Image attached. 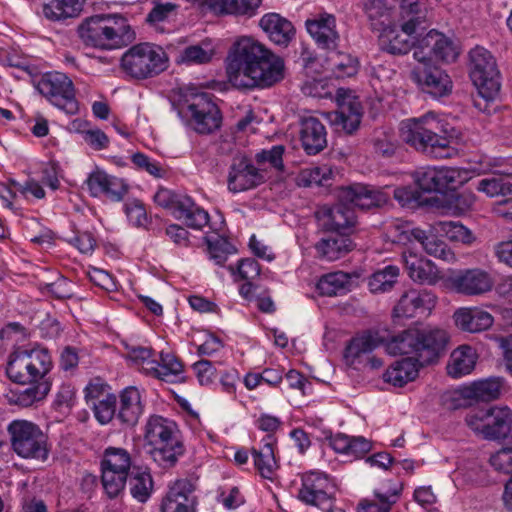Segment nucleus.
<instances>
[{
    "mask_svg": "<svg viewBox=\"0 0 512 512\" xmlns=\"http://www.w3.org/2000/svg\"><path fill=\"white\" fill-rule=\"evenodd\" d=\"M174 421L160 415H151L145 425L144 437L153 446L150 455L162 468L173 467L184 453V445L178 437Z\"/></svg>",
    "mask_w": 512,
    "mask_h": 512,
    "instance_id": "0eeeda50",
    "label": "nucleus"
},
{
    "mask_svg": "<svg viewBox=\"0 0 512 512\" xmlns=\"http://www.w3.org/2000/svg\"><path fill=\"white\" fill-rule=\"evenodd\" d=\"M454 321L461 330L477 333L489 329L494 318L490 313L477 308H462L455 312Z\"/></svg>",
    "mask_w": 512,
    "mask_h": 512,
    "instance_id": "473e14b6",
    "label": "nucleus"
},
{
    "mask_svg": "<svg viewBox=\"0 0 512 512\" xmlns=\"http://www.w3.org/2000/svg\"><path fill=\"white\" fill-rule=\"evenodd\" d=\"M167 67L168 57L165 51L148 42L131 46L121 57L123 72L136 80L155 77Z\"/></svg>",
    "mask_w": 512,
    "mask_h": 512,
    "instance_id": "1a4fd4ad",
    "label": "nucleus"
},
{
    "mask_svg": "<svg viewBox=\"0 0 512 512\" xmlns=\"http://www.w3.org/2000/svg\"><path fill=\"white\" fill-rule=\"evenodd\" d=\"M276 445V437L272 434H267L261 440L259 448L253 447L251 449L255 469L265 479L271 480L279 467L275 457Z\"/></svg>",
    "mask_w": 512,
    "mask_h": 512,
    "instance_id": "7c9ffc66",
    "label": "nucleus"
},
{
    "mask_svg": "<svg viewBox=\"0 0 512 512\" xmlns=\"http://www.w3.org/2000/svg\"><path fill=\"white\" fill-rule=\"evenodd\" d=\"M186 198L187 196L176 194L169 189L160 188L154 195V202L165 209H169L174 215V212L179 210V202H183V199Z\"/></svg>",
    "mask_w": 512,
    "mask_h": 512,
    "instance_id": "052dcab7",
    "label": "nucleus"
},
{
    "mask_svg": "<svg viewBox=\"0 0 512 512\" xmlns=\"http://www.w3.org/2000/svg\"><path fill=\"white\" fill-rule=\"evenodd\" d=\"M131 468V456L129 452L120 447H107L101 459V470H116L129 472Z\"/></svg>",
    "mask_w": 512,
    "mask_h": 512,
    "instance_id": "de8ad7c7",
    "label": "nucleus"
},
{
    "mask_svg": "<svg viewBox=\"0 0 512 512\" xmlns=\"http://www.w3.org/2000/svg\"><path fill=\"white\" fill-rule=\"evenodd\" d=\"M477 190L489 197L506 196L512 194V183L506 178L493 174L492 177L481 179Z\"/></svg>",
    "mask_w": 512,
    "mask_h": 512,
    "instance_id": "3c124183",
    "label": "nucleus"
},
{
    "mask_svg": "<svg viewBox=\"0 0 512 512\" xmlns=\"http://www.w3.org/2000/svg\"><path fill=\"white\" fill-rule=\"evenodd\" d=\"M194 491L195 484L187 478L178 479L169 484L167 492L161 499L160 512H195Z\"/></svg>",
    "mask_w": 512,
    "mask_h": 512,
    "instance_id": "4be33fe9",
    "label": "nucleus"
},
{
    "mask_svg": "<svg viewBox=\"0 0 512 512\" xmlns=\"http://www.w3.org/2000/svg\"><path fill=\"white\" fill-rule=\"evenodd\" d=\"M323 236L314 244L315 257L320 261L333 262L345 257L356 247L351 236L323 232Z\"/></svg>",
    "mask_w": 512,
    "mask_h": 512,
    "instance_id": "393cba45",
    "label": "nucleus"
},
{
    "mask_svg": "<svg viewBox=\"0 0 512 512\" xmlns=\"http://www.w3.org/2000/svg\"><path fill=\"white\" fill-rule=\"evenodd\" d=\"M182 110L189 117V124L199 134H210L220 128L221 112L209 93L189 89L183 95Z\"/></svg>",
    "mask_w": 512,
    "mask_h": 512,
    "instance_id": "ddd939ff",
    "label": "nucleus"
},
{
    "mask_svg": "<svg viewBox=\"0 0 512 512\" xmlns=\"http://www.w3.org/2000/svg\"><path fill=\"white\" fill-rule=\"evenodd\" d=\"M374 495V500H364L359 503L358 512H390L399 498V491L396 489L392 492L375 491Z\"/></svg>",
    "mask_w": 512,
    "mask_h": 512,
    "instance_id": "09e8293b",
    "label": "nucleus"
},
{
    "mask_svg": "<svg viewBox=\"0 0 512 512\" xmlns=\"http://www.w3.org/2000/svg\"><path fill=\"white\" fill-rule=\"evenodd\" d=\"M453 290L465 296H481L493 289L492 275L481 268H467L453 273L449 277Z\"/></svg>",
    "mask_w": 512,
    "mask_h": 512,
    "instance_id": "aec40b11",
    "label": "nucleus"
},
{
    "mask_svg": "<svg viewBox=\"0 0 512 512\" xmlns=\"http://www.w3.org/2000/svg\"><path fill=\"white\" fill-rule=\"evenodd\" d=\"M469 76L478 94L486 101L494 100L501 88L496 59L484 47L476 46L469 52Z\"/></svg>",
    "mask_w": 512,
    "mask_h": 512,
    "instance_id": "9b49d317",
    "label": "nucleus"
},
{
    "mask_svg": "<svg viewBox=\"0 0 512 512\" xmlns=\"http://www.w3.org/2000/svg\"><path fill=\"white\" fill-rule=\"evenodd\" d=\"M448 334L439 328H409L392 336L385 344L390 355H407L396 361L384 373V380L403 387L416 379L419 369L436 362L448 344Z\"/></svg>",
    "mask_w": 512,
    "mask_h": 512,
    "instance_id": "f257e3e1",
    "label": "nucleus"
},
{
    "mask_svg": "<svg viewBox=\"0 0 512 512\" xmlns=\"http://www.w3.org/2000/svg\"><path fill=\"white\" fill-rule=\"evenodd\" d=\"M414 180L417 187L423 192H440L455 190L462 185L465 178L457 168H420L414 173Z\"/></svg>",
    "mask_w": 512,
    "mask_h": 512,
    "instance_id": "6ab92c4d",
    "label": "nucleus"
},
{
    "mask_svg": "<svg viewBox=\"0 0 512 512\" xmlns=\"http://www.w3.org/2000/svg\"><path fill=\"white\" fill-rule=\"evenodd\" d=\"M399 268L395 265H387L383 269L375 271L368 279L369 290L374 293L391 291L397 283Z\"/></svg>",
    "mask_w": 512,
    "mask_h": 512,
    "instance_id": "37998d69",
    "label": "nucleus"
},
{
    "mask_svg": "<svg viewBox=\"0 0 512 512\" xmlns=\"http://www.w3.org/2000/svg\"><path fill=\"white\" fill-rule=\"evenodd\" d=\"M411 79L421 91L436 98L448 95L453 87L450 76L433 62L418 63Z\"/></svg>",
    "mask_w": 512,
    "mask_h": 512,
    "instance_id": "a211bd4d",
    "label": "nucleus"
},
{
    "mask_svg": "<svg viewBox=\"0 0 512 512\" xmlns=\"http://www.w3.org/2000/svg\"><path fill=\"white\" fill-rule=\"evenodd\" d=\"M476 197L471 191L452 194L447 200V208L451 214L461 216L473 209Z\"/></svg>",
    "mask_w": 512,
    "mask_h": 512,
    "instance_id": "603ef678",
    "label": "nucleus"
},
{
    "mask_svg": "<svg viewBox=\"0 0 512 512\" xmlns=\"http://www.w3.org/2000/svg\"><path fill=\"white\" fill-rule=\"evenodd\" d=\"M53 362L47 349L21 350L12 353L6 367L8 378L21 386L49 382L46 376Z\"/></svg>",
    "mask_w": 512,
    "mask_h": 512,
    "instance_id": "6e6552de",
    "label": "nucleus"
},
{
    "mask_svg": "<svg viewBox=\"0 0 512 512\" xmlns=\"http://www.w3.org/2000/svg\"><path fill=\"white\" fill-rule=\"evenodd\" d=\"M426 6L423 0H400V25L383 28L379 45L393 55L407 54L414 46L416 35L426 29Z\"/></svg>",
    "mask_w": 512,
    "mask_h": 512,
    "instance_id": "39448f33",
    "label": "nucleus"
},
{
    "mask_svg": "<svg viewBox=\"0 0 512 512\" xmlns=\"http://www.w3.org/2000/svg\"><path fill=\"white\" fill-rule=\"evenodd\" d=\"M259 25L271 42L287 47L295 38L296 29L292 22L278 13L264 14Z\"/></svg>",
    "mask_w": 512,
    "mask_h": 512,
    "instance_id": "c85d7f7f",
    "label": "nucleus"
},
{
    "mask_svg": "<svg viewBox=\"0 0 512 512\" xmlns=\"http://www.w3.org/2000/svg\"><path fill=\"white\" fill-rule=\"evenodd\" d=\"M434 229L444 233L452 242L471 246L476 241L474 233L460 222L439 221L435 223Z\"/></svg>",
    "mask_w": 512,
    "mask_h": 512,
    "instance_id": "a18cd8bd",
    "label": "nucleus"
},
{
    "mask_svg": "<svg viewBox=\"0 0 512 512\" xmlns=\"http://www.w3.org/2000/svg\"><path fill=\"white\" fill-rule=\"evenodd\" d=\"M116 402V396L112 393H107L101 400L93 402L92 409L99 423L107 424L116 416Z\"/></svg>",
    "mask_w": 512,
    "mask_h": 512,
    "instance_id": "864d4df0",
    "label": "nucleus"
},
{
    "mask_svg": "<svg viewBox=\"0 0 512 512\" xmlns=\"http://www.w3.org/2000/svg\"><path fill=\"white\" fill-rule=\"evenodd\" d=\"M11 447L21 458L46 461L49 456L47 436L38 425L27 420H14L8 427Z\"/></svg>",
    "mask_w": 512,
    "mask_h": 512,
    "instance_id": "f8f14e48",
    "label": "nucleus"
},
{
    "mask_svg": "<svg viewBox=\"0 0 512 512\" xmlns=\"http://www.w3.org/2000/svg\"><path fill=\"white\" fill-rule=\"evenodd\" d=\"M394 4L395 0H367L365 2V12L374 30L381 31L391 25L390 18Z\"/></svg>",
    "mask_w": 512,
    "mask_h": 512,
    "instance_id": "79ce46f5",
    "label": "nucleus"
},
{
    "mask_svg": "<svg viewBox=\"0 0 512 512\" xmlns=\"http://www.w3.org/2000/svg\"><path fill=\"white\" fill-rule=\"evenodd\" d=\"M465 423L486 440H503L511 435L504 447L512 446V410L508 406H493L469 412Z\"/></svg>",
    "mask_w": 512,
    "mask_h": 512,
    "instance_id": "9d476101",
    "label": "nucleus"
},
{
    "mask_svg": "<svg viewBox=\"0 0 512 512\" xmlns=\"http://www.w3.org/2000/svg\"><path fill=\"white\" fill-rule=\"evenodd\" d=\"M399 132L405 144L431 158L448 159L457 154L451 140L441 135L443 124L433 112L403 120Z\"/></svg>",
    "mask_w": 512,
    "mask_h": 512,
    "instance_id": "20e7f679",
    "label": "nucleus"
},
{
    "mask_svg": "<svg viewBox=\"0 0 512 512\" xmlns=\"http://www.w3.org/2000/svg\"><path fill=\"white\" fill-rule=\"evenodd\" d=\"M402 262L408 276L419 284L433 285L439 280V272L435 264L412 252H403Z\"/></svg>",
    "mask_w": 512,
    "mask_h": 512,
    "instance_id": "c756f323",
    "label": "nucleus"
},
{
    "mask_svg": "<svg viewBox=\"0 0 512 512\" xmlns=\"http://www.w3.org/2000/svg\"><path fill=\"white\" fill-rule=\"evenodd\" d=\"M327 56L328 68L336 78L352 77L358 72L359 61L349 53L329 50Z\"/></svg>",
    "mask_w": 512,
    "mask_h": 512,
    "instance_id": "a19ab883",
    "label": "nucleus"
},
{
    "mask_svg": "<svg viewBox=\"0 0 512 512\" xmlns=\"http://www.w3.org/2000/svg\"><path fill=\"white\" fill-rule=\"evenodd\" d=\"M206 242L210 257L215 260L216 264H224L233 246L220 236H217L215 239L206 238Z\"/></svg>",
    "mask_w": 512,
    "mask_h": 512,
    "instance_id": "13d9d810",
    "label": "nucleus"
},
{
    "mask_svg": "<svg viewBox=\"0 0 512 512\" xmlns=\"http://www.w3.org/2000/svg\"><path fill=\"white\" fill-rule=\"evenodd\" d=\"M503 388L502 378H487L473 382L465 389V396L477 401L490 402L500 397Z\"/></svg>",
    "mask_w": 512,
    "mask_h": 512,
    "instance_id": "ea45409f",
    "label": "nucleus"
},
{
    "mask_svg": "<svg viewBox=\"0 0 512 512\" xmlns=\"http://www.w3.org/2000/svg\"><path fill=\"white\" fill-rule=\"evenodd\" d=\"M110 179L111 175L107 174L103 170L96 169L91 172L86 180L91 196L98 197L102 194L105 195Z\"/></svg>",
    "mask_w": 512,
    "mask_h": 512,
    "instance_id": "bf43d9fd",
    "label": "nucleus"
},
{
    "mask_svg": "<svg viewBox=\"0 0 512 512\" xmlns=\"http://www.w3.org/2000/svg\"><path fill=\"white\" fill-rule=\"evenodd\" d=\"M436 296L428 290L410 289L403 293L393 309L398 318L425 316L434 308Z\"/></svg>",
    "mask_w": 512,
    "mask_h": 512,
    "instance_id": "b1692460",
    "label": "nucleus"
},
{
    "mask_svg": "<svg viewBox=\"0 0 512 512\" xmlns=\"http://www.w3.org/2000/svg\"><path fill=\"white\" fill-rule=\"evenodd\" d=\"M334 485L325 473L311 471L302 477V486L298 492V498L319 512H345L337 506L333 497Z\"/></svg>",
    "mask_w": 512,
    "mask_h": 512,
    "instance_id": "dca6fc26",
    "label": "nucleus"
},
{
    "mask_svg": "<svg viewBox=\"0 0 512 512\" xmlns=\"http://www.w3.org/2000/svg\"><path fill=\"white\" fill-rule=\"evenodd\" d=\"M306 29L320 49L335 50L339 46L340 35L336 30L333 15L324 14L306 21Z\"/></svg>",
    "mask_w": 512,
    "mask_h": 512,
    "instance_id": "a878e982",
    "label": "nucleus"
},
{
    "mask_svg": "<svg viewBox=\"0 0 512 512\" xmlns=\"http://www.w3.org/2000/svg\"><path fill=\"white\" fill-rule=\"evenodd\" d=\"M125 213L129 221L137 227H144L148 223V217L144 205L134 200L125 204Z\"/></svg>",
    "mask_w": 512,
    "mask_h": 512,
    "instance_id": "0e129e2a",
    "label": "nucleus"
},
{
    "mask_svg": "<svg viewBox=\"0 0 512 512\" xmlns=\"http://www.w3.org/2000/svg\"><path fill=\"white\" fill-rule=\"evenodd\" d=\"M145 371L168 383H175L181 380L183 374V364L179 358L170 353H161L160 361H148Z\"/></svg>",
    "mask_w": 512,
    "mask_h": 512,
    "instance_id": "2f4dec72",
    "label": "nucleus"
},
{
    "mask_svg": "<svg viewBox=\"0 0 512 512\" xmlns=\"http://www.w3.org/2000/svg\"><path fill=\"white\" fill-rule=\"evenodd\" d=\"M421 32L416 35L413 46V56L418 63L433 62V60L450 63L457 59L459 52L452 39L434 29L424 36H420Z\"/></svg>",
    "mask_w": 512,
    "mask_h": 512,
    "instance_id": "f3484780",
    "label": "nucleus"
},
{
    "mask_svg": "<svg viewBox=\"0 0 512 512\" xmlns=\"http://www.w3.org/2000/svg\"><path fill=\"white\" fill-rule=\"evenodd\" d=\"M81 133L85 143L95 151L106 149L109 146V138L101 129H88Z\"/></svg>",
    "mask_w": 512,
    "mask_h": 512,
    "instance_id": "69168bd1",
    "label": "nucleus"
},
{
    "mask_svg": "<svg viewBox=\"0 0 512 512\" xmlns=\"http://www.w3.org/2000/svg\"><path fill=\"white\" fill-rule=\"evenodd\" d=\"M103 488L110 499L116 498L123 492L128 480L129 472L116 470H101Z\"/></svg>",
    "mask_w": 512,
    "mask_h": 512,
    "instance_id": "8fccbe9b",
    "label": "nucleus"
},
{
    "mask_svg": "<svg viewBox=\"0 0 512 512\" xmlns=\"http://www.w3.org/2000/svg\"><path fill=\"white\" fill-rule=\"evenodd\" d=\"M393 196L401 206L413 207L420 203V192L413 187L403 186L394 190Z\"/></svg>",
    "mask_w": 512,
    "mask_h": 512,
    "instance_id": "338daca9",
    "label": "nucleus"
},
{
    "mask_svg": "<svg viewBox=\"0 0 512 512\" xmlns=\"http://www.w3.org/2000/svg\"><path fill=\"white\" fill-rule=\"evenodd\" d=\"M490 464L498 471L511 474L505 487L512 490V446L502 447L490 457Z\"/></svg>",
    "mask_w": 512,
    "mask_h": 512,
    "instance_id": "6e6d98bb",
    "label": "nucleus"
},
{
    "mask_svg": "<svg viewBox=\"0 0 512 512\" xmlns=\"http://www.w3.org/2000/svg\"><path fill=\"white\" fill-rule=\"evenodd\" d=\"M363 107L358 97L347 95L339 100L338 109L329 112L327 118L337 132L353 134L360 126Z\"/></svg>",
    "mask_w": 512,
    "mask_h": 512,
    "instance_id": "5701e85b",
    "label": "nucleus"
},
{
    "mask_svg": "<svg viewBox=\"0 0 512 512\" xmlns=\"http://www.w3.org/2000/svg\"><path fill=\"white\" fill-rule=\"evenodd\" d=\"M130 493L134 499L145 503L153 491V479L149 471L133 469L129 476Z\"/></svg>",
    "mask_w": 512,
    "mask_h": 512,
    "instance_id": "c03bdc74",
    "label": "nucleus"
},
{
    "mask_svg": "<svg viewBox=\"0 0 512 512\" xmlns=\"http://www.w3.org/2000/svg\"><path fill=\"white\" fill-rule=\"evenodd\" d=\"M200 5L209 7L219 14H232L252 17L260 7L262 0H196Z\"/></svg>",
    "mask_w": 512,
    "mask_h": 512,
    "instance_id": "f704fd0d",
    "label": "nucleus"
},
{
    "mask_svg": "<svg viewBox=\"0 0 512 512\" xmlns=\"http://www.w3.org/2000/svg\"><path fill=\"white\" fill-rule=\"evenodd\" d=\"M78 33L86 45L100 49L117 48L134 38L127 18L119 13L88 17L80 24Z\"/></svg>",
    "mask_w": 512,
    "mask_h": 512,
    "instance_id": "423d86ee",
    "label": "nucleus"
},
{
    "mask_svg": "<svg viewBox=\"0 0 512 512\" xmlns=\"http://www.w3.org/2000/svg\"><path fill=\"white\" fill-rule=\"evenodd\" d=\"M120 404L116 418L127 427L135 426L145 408L142 391L136 386L124 388L119 395Z\"/></svg>",
    "mask_w": 512,
    "mask_h": 512,
    "instance_id": "cd10ccee",
    "label": "nucleus"
},
{
    "mask_svg": "<svg viewBox=\"0 0 512 512\" xmlns=\"http://www.w3.org/2000/svg\"><path fill=\"white\" fill-rule=\"evenodd\" d=\"M37 89L52 105L69 115L79 111L73 81L64 73H45L37 84Z\"/></svg>",
    "mask_w": 512,
    "mask_h": 512,
    "instance_id": "2eb2a0df",
    "label": "nucleus"
},
{
    "mask_svg": "<svg viewBox=\"0 0 512 512\" xmlns=\"http://www.w3.org/2000/svg\"><path fill=\"white\" fill-rule=\"evenodd\" d=\"M432 230H435L434 226L425 230L410 222L397 223L391 228L392 241L401 245L418 242L427 254L446 262L453 261L454 252L445 241L438 239Z\"/></svg>",
    "mask_w": 512,
    "mask_h": 512,
    "instance_id": "4468645a",
    "label": "nucleus"
},
{
    "mask_svg": "<svg viewBox=\"0 0 512 512\" xmlns=\"http://www.w3.org/2000/svg\"><path fill=\"white\" fill-rule=\"evenodd\" d=\"M24 389L17 388L9 390L6 394L7 401L10 405H17L27 408L46 398L50 389V382L29 383Z\"/></svg>",
    "mask_w": 512,
    "mask_h": 512,
    "instance_id": "72a5a7b5",
    "label": "nucleus"
},
{
    "mask_svg": "<svg viewBox=\"0 0 512 512\" xmlns=\"http://www.w3.org/2000/svg\"><path fill=\"white\" fill-rule=\"evenodd\" d=\"M131 160L138 169L144 170L156 178H162L166 173L158 161L151 159L144 153L137 152L133 154Z\"/></svg>",
    "mask_w": 512,
    "mask_h": 512,
    "instance_id": "680f3d73",
    "label": "nucleus"
},
{
    "mask_svg": "<svg viewBox=\"0 0 512 512\" xmlns=\"http://www.w3.org/2000/svg\"><path fill=\"white\" fill-rule=\"evenodd\" d=\"M300 142L308 155H316L327 146V131L316 117H303L300 121Z\"/></svg>",
    "mask_w": 512,
    "mask_h": 512,
    "instance_id": "bb28decb",
    "label": "nucleus"
},
{
    "mask_svg": "<svg viewBox=\"0 0 512 512\" xmlns=\"http://www.w3.org/2000/svg\"><path fill=\"white\" fill-rule=\"evenodd\" d=\"M193 369L201 385H208L216 377V369L209 360H200L193 364Z\"/></svg>",
    "mask_w": 512,
    "mask_h": 512,
    "instance_id": "774afa93",
    "label": "nucleus"
},
{
    "mask_svg": "<svg viewBox=\"0 0 512 512\" xmlns=\"http://www.w3.org/2000/svg\"><path fill=\"white\" fill-rule=\"evenodd\" d=\"M476 359L477 355L472 347L463 345L456 348L450 356L447 366L448 374L453 378L469 374L475 367Z\"/></svg>",
    "mask_w": 512,
    "mask_h": 512,
    "instance_id": "e433bc0d",
    "label": "nucleus"
},
{
    "mask_svg": "<svg viewBox=\"0 0 512 512\" xmlns=\"http://www.w3.org/2000/svg\"><path fill=\"white\" fill-rule=\"evenodd\" d=\"M284 151L285 148L283 145H275L269 150L263 149L260 152L256 153L255 161L258 165L269 163L271 167L281 171L284 168Z\"/></svg>",
    "mask_w": 512,
    "mask_h": 512,
    "instance_id": "4d7b16f0",
    "label": "nucleus"
},
{
    "mask_svg": "<svg viewBox=\"0 0 512 512\" xmlns=\"http://www.w3.org/2000/svg\"><path fill=\"white\" fill-rule=\"evenodd\" d=\"M178 6L171 2L154 1L153 7L146 16V23L152 27L158 28L174 14Z\"/></svg>",
    "mask_w": 512,
    "mask_h": 512,
    "instance_id": "5fc2aeb1",
    "label": "nucleus"
},
{
    "mask_svg": "<svg viewBox=\"0 0 512 512\" xmlns=\"http://www.w3.org/2000/svg\"><path fill=\"white\" fill-rule=\"evenodd\" d=\"M284 60L251 37H241L226 60L229 81L248 88H270L284 78Z\"/></svg>",
    "mask_w": 512,
    "mask_h": 512,
    "instance_id": "f03ea898",
    "label": "nucleus"
},
{
    "mask_svg": "<svg viewBox=\"0 0 512 512\" xmlns=\"http://www.w3.org/2000/svg\"><path fill=\"white\" fill-rule=\"evenodd\" d=\"M265 182V175L246 156L232 159L227 177L228 189L237 193L253 189Z\"/></svg>",
    "mask_w": 512,
    "mask_h": 512,
    "instance_id": "412c9836",
    "label": "nucleus"
},
{
    "mask_svg": "<svg viewBox=\"0 0 512 512\" xmlns=\"http://www.w3.org/2000/svg\"><path fill=\"white\" fill-rule=\"evenodd\" d=\"M382 342L383 339L377 332L364 331L349 341L345 348V358L354 363L357 358L374 351Z\"/></svg>",
    "mask_w": 512,
    "mask_h": 512,
    "instance_id": "c9c22d12",
    "label": "nucleus"
},
{
    "mask_svg": "<svg viewBox=\"0 0 512 512\" xmlns=\"http://www.w3.org/2000/svg\"><path fill=\"white\" fill-rule=\"evenodd\" d=\"M213 57L212 50H205L199 45L186 47L180 54V61L184 63L205 64Z\"/></svg>",
    "mask_w": 512,
    "mask_h": 512,
    "instance_id": "e2e57ef3",
    "label": "nucleus"
},
{
    "mask_svg": "<svg viewBox=\"0 0 512 512\" xmlns=\"http://www.w3.org/2000/svg\"><path fill=\"white\" fill-rule=\"evenodd\" d=\"M179 210L174 212V217L182 220L191 229L201 230L209 222V214L199 207L191 197L187 196L183 202H179Z\"/></svg>",
    "mask_w": 512,
    "mask_h": 512,
    "instance_id": "4c0bfd02",
    "label": "nucleus"
},
{
    "mask_svg": "<svg viewBox=\"0 0 512 512\" xmlns=\"http://www.w3.org/2000/svg\"><path fill=\"white\" fill-rule=\"evenodd\" d=\"M82 0H52L44 6V15L52 20H62L79 15L82 10Z\"/></svg>",
    "mask_w": 512,
    "mask_h": 512,
    "instance_id": "49530a36",
    "label": "nucleus"
},
{
    "mask_svg": "<svg viewBox=\"0 0 512 512\" xmlns=\"http://www.w3.org/2000/svg\"><path fill=\"white\" fill-rule=\"evenodd\" d=\"M340 198L343 202L333 206L325 205L316 211L315 217L322 232L351 236L357 225V216L348 204L362 210H370L381 207L388 201L387 195L379 188L364 183H353L343 187Z\"/></svg>",
    "mask_w": 512,
    "mask_h": 512,
    "instance_id": "7ed1b4c3",
    "label": "nucleus"
},
{
    "mask_svg": "<svg viewBox=\"0 0 512 512\" xmlns=\"http://www.w3.org/2000/svg\"><path fill=\"white\" fill-rule=\"evenodd\" d=\"M351 283V274L336 271L323 275L317 283V289L323 296H337L350 291Z\"/></svg>",
    "mask_w": 512,
    "mask_h": 512,
    "instance_id": "58836bf2",
    "label": "nucleus"
}]
</instances>
